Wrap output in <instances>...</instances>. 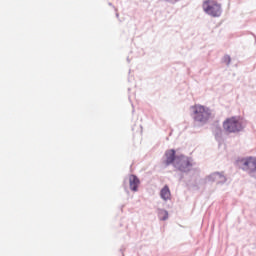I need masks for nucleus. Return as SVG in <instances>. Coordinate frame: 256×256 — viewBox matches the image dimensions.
Segmentation results:
<instances>
[{
	"label": "nucleus",
	"mask_w": 256,
	"mask_h": 256,
	"mask_svg": "<svg viewBox=\"0 0 256 256\" xmlns=\"http://www.w3.org/2000/svg\"><path fill=\"white\" fill-rule=\"evenodd\" d=\"M158 215L161 221H167L169 219V212L167 210H160Z\"/></svg>",
	"instance_id": "nucleus-10"
},
{
	"label": "nucleus",
	"mask_w": 256,
	"mask_h": 256,
	"mask_svg": "<svg viewBox=\"0 0 256 256\" xmlns=\"http://www.w3.org/2000/svg\"><path fill=\"white\" fill-rule=\"evenodd\" d=\"M194 111V121L197 123H207L211 119V109L203 105H194L192 107Z\"/></svg>",
	"instance_id": "nucleus-1"
},
{
	"label": "nucleus",
	"mask_w": 256,
	"mask_h": 256,
	"mask_svg": "<svg viewBox=\"0 0 256 256\" xmlns=\"http://www.w3.org/2000/svg\"><path fill=\"white\" fill-rule=\"evenodd\" d=\"M139 183L140 181H139V178H137V176L131 175L129 177V185H130L131 191H138Z\"/></svg>",
	"instance_id": "nucleus-8"
},
{
	"label": "nucleus",
	"mask_w": 256,
	"mask_h": 256,
	"mask_svg": "<svg viewBox=\"0 0 256 256\" xmlns=\"http://www.w3.org/2000/svg\"><path fill=\"white\" fill-rule=\"evenodd\" d=\"M203 10L207 15L211 17H220L221 16V4L217 3L215 0H206L203 2Z\"/></svg>",
	"instance_id": "nucleus-3"
},
{
	"label": "nucleus",
	"mask_w": 256,
	"mask_h": 256,
	"mask_svg": "<svg viewBox=\"0 0 256 256\" xmlns=\"http://www.w3.org/2000/svg\"><path fill=\"white\" fill-rule=\"evenodd\" d=\"M225 59H228V64L231 63V58H229V56H226Z\"/></svg>",
	"instance_id": "nucleus-11"
},
{
	"label": "nucleus",
	"mask_w": 256,
	"mask_h": 256,
	"mask_svg": "<svg viewBox=\"0 0 256 256\" xmlns=\"http://www.w3.org/2000/svg\"><path fill=\"white\" fill-rule=\"evenodd\" d=\"M174 167L179 171L187 173V171L191 169V161H189V158L184 155L177 156L174 162Z\"/></svg>",
	"instance_id": "nucleus-4"
},
{
	"label": "nucleus",
	"mask_w": 256,
	"mask_h": 256,
	"mask_svg": "<svg viewBox=\"0 0 256 256\" xmlns=\"http://www.w3.org/2000/svg\"><path fill=\"white\" fill-rule=\"evenodd\" d=\"M243 171L248 173H255L256 171V159L253 157L245 158L240 161Z\"/></svg>",
	"instance_id": "nucleus-5"
},
{
	"label": "nucleus",
	"mask_w": 256,
	"mask_h": 256,
	"mask_svg": "<svg viewBox=\"0 0 256 256\" xmlns=\"http://www.w3.org/2000/svg\"><path fill=\"white\" fill-rule=\"evenodd\" d=\"M223 128L228 133H239L243 131V120L239 117H231L224 121Z\"/></svg>",
	"instance_id": "nucleus-2"
},
{
	"label": "nucleus",
	"mask_w": 256,
	"mask_h": 256,
	"mask_svg": "<svg viewBox=\"0 0 256 256\" xmlns=\"http://www.w3.org/2000/svg\"><path fill=\"white\" fill-rule=\"evenodd\" d=\"M166 160L164 161L166 166L173 164L175 166V161H177V156H175V150L171 149L165 153Z\"/></svg>",
	"instance_id": "nucleus-6"
},
{
	"label": "nucleus",
	"mask_w": 256,
	"mask_h": 256,
	"mask_svg": "<svg viewBox=\"0 0 256 256\" xmlns=\"http://www.w3.org/2000/svg\"><path fill=\"white\" fill-rule=\"evenodd\" d=\"M210 181H214V183H225L227 181V178H225V175L219 172H215L209 176Z\"/></svg>",
	"instance_id": "nucleus-7"
},
{
	"label": "nucleus",
	"mask_w": 256,
	"mask_h": 256,
	"mask_svg": "<svg viewBox=\"0 0 256 256\" xmlns=\"http://www.w3.org/2000/svg\"><path fill=\"white\" fill-rule=\"evenodd\" d=\"M161 199L164 201H169L171 199V190H169V186H164L160 192Z\"/></svg>",
	"instance_id": "nucleus-9"
}]
</instances>
